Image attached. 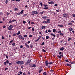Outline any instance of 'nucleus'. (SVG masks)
<instances>
[{
    "instance_id": "obj_1",
    "label": "nucleus",
    "mask_w": 75,
    "mask_h": 75,
    "mask_svg": "<svg viewBox=\"0 0 75 75\" xmlns=\"http://www.w3.org/2000/svg\"><path fill=\"white\" fill-rule=\"evenodd\" d=\"M18 65H23L24 64V62L23 61H19L16 62Z\"/></svg>"
},
{
    "instance_id": "obj_2",
    "label": "nucleus",
    "mask_w": 75,
    "mask_h": 75,
    "mask_svg": "<svg viewBox=\"0 0 75 75\" xmlns=\"http://www.w3.org/2000/svg\"><path fill=\"white\" fill-rule=\"evenodd\" d=\"M32 13L31 15H33V16H34V14H38V12L37 11H33L31 12Z\"/></svg>"
},
{
    "instance_id": "obj_3",
    "label": "nucleus",
    "mask_w": 75,
    "mask_h": 75,
    "mask_svg": "<svg viewBox=\"0 0 75 75\" xmlns=\"http://www.w3.org/2000/svg\"><path fill=\"white\" fill-rule=\"evenodd\" d=\"M18 37L19 39L20 40L21 39V40H24V38L22 36V35H18Z\"/></svg>"
},
{
    "instance_id": "obj_4",
    "label": "nucleus",
    "mask_w": 75,
    "mask_h": 75,
    "mask_svg": "<svg viewBox=\"0 0 75 75\" xmlns=\"http://www.w3.org/2000/svg\"><path fill=\"white\" fill-rule=\"evenodd\" d=\"M62 16L63 17H65V18L69 17V16H68V15L67 13H64L62 15Z\"/></svg>"
},
{
    "instance_id": "obj_5",
    "label": "nucleus",
    "mask_w": 75,
    "mask_h": 75,
    "mask_svg": "<svg viewBox=\"0 0 75 75\" xmlns=\"http://www.w3.org/2000/svg\"><path fill=\"white\" fill-rule=\"evenodd\" d=\"M13 28V26L12 25H10L8 27V30L11 31V30H12Z\"/></svg>"
},
{
    "instance_id": "obj_6",
    "label": "nucleus",
    "mask_w": 75,
    "mask_h": 75,
    "mask_svg": "<svg viewBox=\"0 0 75 75\" xmlns=\"http://www.w3.org/2000/svg\"><path fill=\"white\" fill-rule=\"evenodd\" d=\"M48 3L50 4H54V2L53 1H51L48 2Z\"/></svg>"
},
{
    "instance_id": "obj_7",
    "label": "nucleus",
    "mask_w": 75,
    "mask_h": 75,
    "mask_svg": "<svg viewBox=\"0 0 75 75\" xmlns=\"http://www.w3.org/2000/svg\"><path fill=\"white\" fill-rule=\"evenodd\" d=\"M45 63L46 66H48V64H48V61H46L45 62Z\"/></svg>"
},
{
    "instance_id": "obj_8",
    "label": "nucleus",
    "mask_w": 75,
    "mask_h": 75,
    "mask_svg": "<svg viewBox=\"0 0 75 75\" xmlns=\"http://www.w3.org/2000/svg\"><path fill=\"white\" fill-rule=\"evenodd\" d=\"M47 21L48 23V24H49V23H50V19H48L46 20Z\"/></svg>"
},
{
    "instance_id": "obj_9",
    "label": "nucleus",
    "mask_w": 75,
    "mask_h": 75,
    "mask_svg": "<svg viewBox=\"0 0 75 75\" xmlns=\"http://www.w3.org/2000/svg\"><path fill=\"white\" fill-rule=\"evenodd\" d=\"M42 18L43 19H46V18H48V17L46 16H44L43 17H42Z\"/></svg>"
},
{
    "instance_id": "obj_10",
    "label": "nucleus",
    "mask_w": 75,
    "mask_h": 75,
    "mask_svg": "<svg viewBox=\"0 0 75 75\" xmlns=\"http://www.w3.org/2000/svg\"><path fill=\"white\" fill-rule=\"evenodd\" d=\"M25 65H30V64L28 62H25Z\"/></svg>"
},
{
    "instance_id": "obj_11",
    "label": "nucleus",
    "mask_w": 75,
    "mask_h": 75,
    "mask_svg": "<svg viewBox=\"0 0 75 75\" xmlns=\"http://www.w3.org/2000/svg\"><path fill=\"white\" fill-rule=\"evenodd\" d=\"M50 34L52 36H53L54 37H56V35H55V34H53V33H50Z\"/></svg>"
},
{
    "instance_id": "obj_12",
    "label": "nucleus",
    "mask_w": 75,
    "mask_h": 75,
    "mask_svg": "<svg viewBox=\"0 0 75 75\" xmlns=\"http://www.w3.org/2000/svg\"><path fill=\"white\" fill-rule=\"evenodd\" d=\"M31 62V59H29L27 61V62L29 64H30V62Z\"/></svg>"
},
{
    "instance_id": "obj_13",
    "label": "nucleus",
    "mask_w": 75,
    "mask_h": 75,
    "mask_svg": "<svg viewBox=\"0 0 75 75\" xmlns=\"http://www.w3.org/2000/svg\"><path fill=\"white\" fill-rule=\"evenodd\" d=\"M25 47H26L28 48H29V45H27V43H25Z\"/></svg>"
},
{
    "instance_id": "obj_14",
    "label": "nucleus",
    "mask_w": 75,
    "mask_h": 75,
    "mask_svg": "<svg viewBox=\"0 0 75 75\" xmlns=\"http://www.w3.org/2000/svg\"><path fill=\"white\" fill-rule=\"evenodd\" d=\"M42 71H43V69H42L40 70L39 71H38L39 74H40L41 72Z\"/></svg>"
},
{
    "instance_id": "obj_15",
    "label": "nucleus",
    "mask_w": 75,
    "mask_h": 75,
    "mask_svg": "<svg viewBox=\"0 0 75 75\" xmlns=\"http://www.w3.org/2000/svg\"><path fill=\"white\" fill-rule=\"evenodd\" d=\"M46 27V26H42L41 27V28L42 29H44V28H45Z\"/></svg>"
},
{
    "instance_id": "obj_16",
    "label": "nucleus",
    "mask_w": 75,
    "mask_h": 75,
    "mask_svg": "<svg viewBox=\"0 0 75 75\" xmlns=\"http://www.w3.org/2000/svg\"><path fill=\"white\" fill-rule=\"evenodd\" d=\"M37 66V65L35 64H33L32 67L33 68H35Z\"/></svg>"
},
{
    "instance_id": "obj_17",
    "label": "nucleus",
    "mask_w": 75,
    "mask_h": 75,
    "mask_svg": "<svg viewBox=\"0 0 75 75\" xmlns=\"http://www.w3.org/2000/svg\"><path fill=\"white\" fill-rule=\"evenodd\" d=\"M54 62H49L48 64L49 65H51V64H54Z\"/></svg>"
},
{
    "instance_id": "obj_18",
    "label": "nucleus",
    "mask_w": 75,
    "mask_h": 75,
    "mask_svg": "<svg viewBox=\"0 0 75 75\" xmlns=\"http://www.w3.org/2000/svg\"><path fill=\"white\" fill-rule=\"evenodd\" d=\"M23 12H24V10H22L20 12V13H21V14H22L23 13Z\"/></svg>"
},
{
    "instance_id": "obj_19",
    "label": "nucleus",
    "mask_w": 75,
    "mask_h": 75,
    "mask_svg": "<svg viewBox=\"0 0 75 75\" xmlns=\"http://www.w3.org/2000/svg\"><path fill=\"white\" fill-rule=\"evenodd\" d=\"M60 50H61L62 51H63L64 50V47H62V48H60Z\"/></svg>"
},
{
    "instance_id": "obj_20",
    "label": "nucleus",
    "mask_w": 75,
    "mask_h": 75,
    "mask_svg": "<svg viewBox=\"0 0 75 75\" xmlns=\"http://www.w3.org/2000/svg\"><path fill=\"white\" fill-rule=\"evenodd\" d=\"M28 35H23V37H25L26 38H27V37Z\"/></svg>"
},
{
    "instance_id": "obj_21",
    "label": "nucleus",
    "mask_w": 75,
    "mask_h": 75,
    "mask_svg": "<svg viewBox=\"0 0 75 75\" xmlns=\"http://www.w3.org/2000/svg\"><path fill=\"white\" fill-rule=\"evenodd\" d=\"M43 23L44 24H48V23L47 22V21H44L43 22Z\"/></svg>"
},
{
    "instance_id": "obj_22",
    "label": "nucleus",
    "mask_w": 75,
    "mask_h": 75,
    "mask_svg": "<svg viewBox=\"0 0 75 75\" xmlns=\"http://www.w3.org/2000/svg\"><path fill=\"white\" fill-rule=\"evenodd\" d=\"M17 35V33H15L13 34V36H16Z\"/></svg>"
},
{
    "instance_id": "obj_23",
    "label": "nucleus",
    "mask_w": 75,
    "mask_h": 75,
    "mask_svg": "<svg viewBox=\"0 0 75 75\" xmlns=\"http://www.w3.org/2000/svg\"><path fill=\"white\" fill-rule=\"evenodd\" d=\"M48 9V7H45L43 9H44V10H47V9Z\"/></svg>"
},
{
    "instance_id": "obj_24",
    "label": "nucleus",
    "mask_w": 75,
    "mask_h": 75,
    "mask_svg": "<svg viewBox=\"0 0 75 75\" xmlns=\"http://www.w3.org/2000/svg\"><path fill=\"white\" fill-rule=\"evenodd\" d=\"M42 51L44 52H46V50H45L43 49L42 50Z\"/></svg>"
},
{
    "instance_id": "obj_25",
    "label": "nucleus",
    "mask_w": 75,
    "mask_h": 75,
    "mask_svg": "<svg viewBox=\"0 0 75 75\" xmlns=\"http://www.w3.org/2000/svg\"><path fill=\"white\" fill-rule=\"evenodd\" d=\"M6 64H9V61H8V60H7L6 61Z\"/></svg>"
},
{
    "instance_id": "obj_26",
    "label": "nucleus",
    "mask_w": 75,
    "mask_h": 75,
    "mask_svg": "<svg viewBox=\"0 0 75 75\" xmlns=\"http://www.w3.org/2000/svg\"><path fill=\"white\" fill-rule=\"evenodd\" d=\"M72 30H73V29L72 28H69V30L71 31Z\"/></svg>"
},
{
    "instance_id": "obj_27",
    "label": "nucleus",
    "mask_w": 75,
    "mask_h": 75,
    "mask_svg": "<svg viewBox=\"0 0 75 75\" xmlns=\"http://www.w3.org/2000/svg\"><path fill=\"white\" fill-rule=\"evenodd\" d=\"M44 13V11H43L42 12H40V14H41V15L43 14Z\"/></svg>"
},
{
    "instance_id": "obj_28",
    "label": "nucleus",
    "mask_w": 75,
    "mask_h": 75,
    "mask_svg": "<svg viewBox=\"0 0 75 75\" xmlns=\"http://www.w3.org/2000/svg\"><path fill=\"white\" fill-rule=\"evenodd\" d=\"M67 66H69V67H71V64H67Z\"/></svg>"
},
{
    "instance_id": "obj_29",
    "label": "nucleus",
    "mask_w": 75,
    "mask_h": 75,
    "mask_svg": "<svg viewBox=\"0 0 75 75\" xmlns=\"http://www.w3.org/2000/svg\"><path fill=\"white\" fill-rule=\"evenodd\" d=\"M53 31L54 33H55L56 32V29H53Z\"/></svg>"
},
{
    "instance_id": "obj_30",
    "label": "nucleus",
    "mask_w": 75,
    "mask_h": 75,
    "mask_svg": "<svg viewBox=\"0 0 75 75\" xmlns=\"http://www.w3.org/2000/svg\"><path fill=\"white\" fill-rule=\"evenodd\" d=\"M12 23V21L11 20H10L9 21L8 23V24H11Z\"/></svg>"
},
{
    "instance_id": "obj_31",
    "label": "nucleus",
    "mask_w": 75,
    "mask_h": 75,
    "mask_svg": "<svg viewBox=\"0 0 75 75\" xmlns=\"http://www.w3.org/2000/svg\"><path fill=\"white\" fill-rule=\"evenodd\" d=\"M16 14V16H17V15H20V14H21V13L20 12H19L18 13H17Z\"/></svg>"
},
{
    "instance_id": "obj_32",
    "label": "nucleus",
    "mask_w": 75,
    "mask_h": 75,
    "mask_svg": "<svg viewBox=\"0 0 75 75\" xmlns=\"http://www.w3.org/2000/svg\"><path fill=\"white\" fill-rule=\"evenodd\" d=\"M43 75H47V73H46V72H44L43 73Z\"/></svg>"
},
{
    "instance_id": "obj_33",
    "label": "nucleus",
    "mask_w": 75,
    "mask_h": 75,
    "mask_svg": "<svg viewBox=\"0 0 75 75\" xmlns=\"http://www.w3.org/2000/svg\"><path fill=\"white\" fill-rule=\"evenodd\" d=\"M49 38H50V37L48 36H46V39H48Z\"/></svg>"
},
{
    "instance_id": "obj_34",
    "label": "nucleus",
    "mask_w": 75,
    "mask_h": 75,
    "mask_svg": "<svg viewBox=\"0 0 75 75\" xmlns=\"http://www.w3.org/2000/svg\"><path fill=\"white\" fill-rule=\"evenodd\" d=\"M58 26H59V27H63V25H58Z\"/></svg>"
},
{
    "instance_id": "obj_35",
    "label": "nucleus",
    "mask_w": 75,
    "mask_h": 75,
    "mask_svg": "<svg viewBox=\"0 0 75 75\" xmlns=\"http://www.w3.org/2000/svg\"><path fill=\"white\" fill-rule=\"evenodd\" d=\"M62 55H60L59 57V59H61L62 58Z\"/></svg>"
},
{
    "instance_id": "obj_36",
    "label": "nucleus",
    "mask_w": 75,
    "mask_h": 75,
    "mask_svg": "<svg viewBox=\"0 0 75 75\" xmlns=\"http://www.w3.org/2000/svg\"><path fill=\"white\" fill-rule=\"evenodd\" d=\"M8 0H6L5 1V3L6 4H7V3H8Z\"/></svg>"
},
{
    "instance_id": "obj_37",
    "label": "nucleus",
    "mask_w": 75,
    "mask_h": 75,
    "mask_svg": "<svg viewBox=\"0 0 75 75\" xmlns=\"http://www.w3.org/2000/svg\"><path fill=\"white\" fill-rule=\"evenodd\" d=\"M14 11H16L17 10H18V9L17 8H15L14 9Z\"/></svg>"
},
{
    "instance_id": "obj_38",
    "label": "nucleus",
    "mask_w": 75,
    "mask_h": 75,
    "mask_svg": "<svg viewBox=\"0 0 75 75\" xmlns=\"http://www.w3.org/2000/svg\"><path fill=\"white\" fill-rule=\"evenodd\" d=\"M31 24H35V23H34V22H32Z\"/></svg>"
},
{
    "instance_id": "obj_39",
    "label": "nucleus",
    "mask_w": 75,
    "mask_h": 75,
    "mask_svg": "<svg viewBox=\"0 0 75 75\" xmlns=\"http://www.w3.org/2000/svg\"><path fill=\"white\" fill-rule=\"evenodd\" d=\"M44 44H45V42H42L41 44V45H44Z\"/></svg>"
},
{
    "instance_id": "obj_40",
    "label": "nucleus",
    "mask_w": 75,
    "mask_h": 75,
    "mask_svg": "<svg viewBox=\"0 0 75 75\" xmlns=\"http://www.w3.org/2000/svg\"><path fill=\"white\" fill-rule=\"evenodd\" d=\"M72 23L70 22L68 24V25H72Z\"/></svg>"
},
{
    "instance_id": "obj_41",
    "label": "nucleus",
    "mask_w": 75,
    "mask_h": 75,
    "mask_svg": "<svg viewBox=\"0 0 75 75\" xmlns=\"http://www.w3.org/2000/svg\"><path fill=\"white\" fill-rule=\"evenodd\" d=\"M72 16L73 17H75V14H72Z\"/></svg>"
},
{
    "instance_id": "obj_42",
    "label": "nucleus",
    "mask_w": 75,
    "mask_h": 75,
    "mask_svg": "<svg viewBox=\"0 0 75 75\" xmlns=\"http://www.w3.org/2000/svg\"><path fill=\"white\" fill-rule=\"evenodd\" d=\"M64 41V40H60V42L61 43H62V42Z\"/></svg>"
},
{
    "instance_id": "obj_43",
    "label": "nucleus",
    "mask_w": 75,
    "mask_h": 75,
    "mask_svg": "<svg viewBox=\"0 0 75 75\" xmlns=\"http://www.w3.org/2000/svg\"><path fill=\"white\" fill-rule=\"evenodd\" d=\"M59 35H62V36H63V35H64V34L63 33H60Z\"/></svg>"
},
{
    "instance_id": "obj_44",
    "label": "nucleus",
    "mask_w": 75,
    "mask_h": 75,
    "mask_svg": "<svg viewBox=\"0 0 75 75\" xmlns=\"http://www.w3.org/2000/svg\"><path fill=\"white\" fill-rule=\"evenodd\" d=\"M61 33V30H59L57 32V33Z\"/></svg>"
},
{
    "instance_id": "obj_45",
    "label": "nucleus",
    "mask_w": 75,
    "mask_h": 75,
    "mask_svg": "<svg viewBox=\"0 0 75 75\" xmlns=\"http://www.w3.org/2000/svg\"><path fill=\"white\" fill-rule=\"evenodd\" d=\"M32 30L33 31H34V30H35V29H34V28H32Z\"/></svg>"
},
{
    "instance_id": "obj_46",
    "label": "nucleus",
    "mask_w": 75,
    "mask_h": 75,
    "mask_svg": "<svg viewBox=\"0 0 75 75\" xmlns=\"http://www.w3.org/2000/svg\"><path fill=\"white\" fill-rule=\"evenodd\" d=\"M12 21L13 23H14V21H16V20H12Z\"/></svg>"
},
{
    "instance_id": "obj_47",
    "label": "nucleus",
    "mask_w": 75,
    "mask_h": 75,
    "mask_svg": "<svg viewBox=\"0 0 75 75\" xmlns=\"http://www.w3.org/2000/svg\"><path fill=\"white\" fill-rule=\"evenodd\" d=\"M23 24H25V23H26V22L25 21H23Z\"/></svg>"
},
{
    "instance_id": "obj_48",
    "label": "nucleus",
    "mask_w": 75,
    "mask_h": 75,
    "mask_svg": "<svg viewBox=\"0 0 75 75\" xmlns=\"http://www.w3.org/2000/svg\"><path fill=\"white\" fill-rule=\"evenodd\" d=\"M12 45H13V47H14L15 46V43H13L12 44Z\"/></svg>"
},
{
    "instance_id": "obj_49",
    "label": "nucleus",
    "mask_w": 75,
    "mask_h": 75,
    "mask_svg": "<svg viewBox=\"0 0 75 75\" xmlns=\"http://www.w3.org/2000/svg\"><path fill=\"white\" fill-rule=\"evenodd\" d=\"M20 34V31H19L18 32V33H17V35H19Z\"/></svg>"
},
{
    "instance_id": "obj_50",
    "label": "nucleus",
    "mask_w": 75,
    "mask_h": 75,
    "mask_svg": "<svg viewBox=\"0 0 75 75\" xmlns=\"http://www.w3.org/2000/svg\"><path fill=\"white\" fill-rule=\"evenodd\" d=\"M29 37L30 38L33 37V36H32V35H29Z\"/></svg>"
},
{
    "instance_id": "obj_51",
    "label": "nucleus",
    "mask_w": 75,
    "mask_h": 75,
    "mask_svg": "<svg viewBox=\"0 0 75 75\" xmlns=\"http://www.w3.org/2000/svg\"><path fill=\"white\" fill-rule=\"evenodd\" d=\"M41 36H40L38 38V39L39 40H40V38H41Z\"/></svg>"
},
{
    "instance_id": "obj_52",
    "label": "nucleus",
    "mask_w": 75,
    "mask_h": 75,
    "mask_svg": "<svg viewBox=\"0 0 75 75\" xmlns=\"http://www.w3.org/2000/svg\"><path fill=\"white\" fill-rule=\"evenodd\" d=\"M19 74H20L21 75H22V74H23V72L20 71V72H19Z\"/></svg>"
},
{
    "instance_id": "obj_53",
    "label": "nucleus",
    "mask_w": 75,
    "mask_h": 75,
    "mask_svg": "<svg viewBox=\"0 0 75 75\" xmlns=\"http://www.w3.org/2000/svg\"><path fill=\"white\" fill-rule=\"evenodd\" d=\"M71 40V38H69L68 39V41H70Z\"/></svg>"
},
{
    "instance_id": "obj_54",
    "label": "nucleus",
    "mask_w": 75,
    "mask_h": 75,
    "mask_svg": "<svg viewBox=\"0 0 75 75\" xmlns=\"http://www.w3.org/2000/svg\"><path fill=\"white\" fill-rule=\"evenodd\" d=\"M30 48H33V45H30Z\"/></svg>"
},
{
    "instance_id": "obj_55",
    "label": "nucleus",
    "mask_w": 75,
    "mask_h": 75,
    "mask_svg": "<svg viewBox=\"0 0 75 75\" xmlns=\"http://www.w3.org/2000/svg\"><path fill=\"white\" fill-rule=\"evenodd\" d=\"M4 65H7V63H6V62H4Z\"/></svg>"
},
{
    "instance_id": "obj_56",
    "label": "nucleus",
    "mask_w": 75,
    "mask_h": 75,
    "mask_svg": "<svg viewBox=\"0 0 75 75\" xmlns=\"http://www.w3.org/2000/svg\"><path fill=\"white\" fill-rule=\"evenodd\" d=\"M43 6H44V7H47V5H45V4H44V5H43Z\"/></svg>"
},
{
    "instance_id": "obj_57",
    "label": "nucleus",
    "mask_w": 75,
    "mask_h": 75,
    "mask_svg": "<svg viewBox=\"0 0 75 75\" xmlns=\"http://www.w3.org/2000/svg\"><path fill=\"white\" fill-rule=\"evenodd\" d=\"M4 39V37L2 36V40H3Z\"/></svg>"
},
{
    "instance_id": "obj_58",
    "label": "nucleus",
    "mask_w": 75,
    "mask_h": 75,
    "mask_svg": "<svg viewBox=\"0 0 75 75\" xmlns=\"http://www.w3.org/2000/svg\"><path fill=\"white\" fill-rule=\"evenodd\" d=\"M40 4L41 6H42V2H40Z\"/></svg>"
},
{
    "instance_id": "obj_59",
    "label": "nucleus",
    "mask_w": 75,
    "mask_h": 75,
    "mask_svg": "<svg viewBox=\"0 0 75 75\" xmlns=\"http://www.w3.org/2000/svg\"><path fill=\"white\" fill-rule=\"evenodd\" d=\"M13 42V40H12L11 41H10V43H11V42Z\"/></svg>"
},
{
    "instance_id": "obj_60",
    "label": "nucleus",
    "mask_w": 75,
    "mask_h": 75,
    "mask_svg": "<svg viewBox=\"0 0 75 75\" xmlns=\"http://www.w3.org/2000/svg\"><path fill=\"white\" fill-rule=\"evenodd\" d=\"M56 11L57 12H59V10H56Z\"/></svg>"
},
{
    "instance_id": "obj_61",
    "label": "nucleus",
    "mask_w": 75,
    "mask_h": 75,
    "mask_svg": "<svg viewBox=\"0 0 75 75\" xmlns=\"http://www.w3.org/2000/svg\"><path fill=\"white\" fill-rule=\"evenodd\" d=\"M33 64H30V67H33Z\"/></svg>"
},
{
    "instance_id": "obj_62",
    "label": "nucleus",
    "mask_w": 75,
    "mask_h": 75,
    "mask_svg": "<svg viewBox=\"0 0 75 75\" xmlns=\"http://www.w3.org/2000/svg\"><path fill=\"white\" fill-rule=\"evenodd\" d=\"M6 26L5 25H4L3 26V28H6Z\"/></svg>"
},
{
    "instance_id": "obj_63",
    "label": "nucleus",
    "mask_w": 75,
    "mask_h": 75,
    "mask_svg": "<svg viewBox=\"0 0 75 75\" xmlns=\"http://www.w3.org/2000/svg\"><path fill=\"white\" fill-rule=\"evenodd\" d=\"M6 58L7 59H8V56H6Z\"/></svg>"
},
{
    "instance_id": "obj_64",
    "label": "nucleus",
    "mask_w": 75,
    "mask_h": 75,
    "mask_svg": "<svg viewBox=\"0 0 75 75\" xmlns=\"http://www.w3.org/2000/svg\"><path fill=\"white\" fill-rule=\"evenodd\" d=\"M48 32H49V33L51 32V30H50V29L49 30H48Z\"/></svg>"
}]
</instances>
